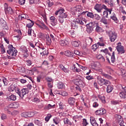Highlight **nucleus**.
I'll return each mask as SVG.
<instances>
[{
	"instance_id": "nucleus-1",
	"label": "nucleus",
	"mask_w": 126,
	"mask_h": 126,
	"mask_svg": "<svg viewBox=\"0 0 126 126\" xmlns=\"http://www.w3.org/2000/svg\"><path fill=\"white\" fill-rule=\"evenodd\" d=\"M8 50L7 51V54H8L9 56H11V57H12V59L15 58L17 55V50H16L15 48L13 47L12 45H9L8 46Z\"/></svg>"
},
{
	"instance_id": "nucleus-2",
	"label": "nucleus",
	"mask_w": 126,
	"mask_h": 126,
	"mask_svg": "<svg viewBox=\"0 0 126 126\" xmlns=\"http://www.w3.org/2000/svg\"><path fill=\"white\" fill-rule=\"evenodd\" d=\"M73 10L76 14H78V17H79V18H80L81 16L87 15L88 11H83L82 9L77 7V6L74 7L73 8Z\"/></svg>"
},
{
	"instance_id": "nucleus-3",
	"label": "nucleus",
	"mask_w": 126,
	"mask_h": 126,
	"mask_svg": "<svg viewBox=\"0 0 126 126\" xmlns=\"http://www.w3.org/2000/svg\"><path fill=\"white\" fill-rule=\"evenodd\" d=\"M108 35L111 42H115L118 38V34L114 31H109Z\"/></svg>"
},
{
	"instance_id": "nucleus-4",
	"label": "nucleus",
	"mask_w": 126,
	"mask_h": 126,
	"mask_svg": "<svg viewBox=\"0 0 126 126\" xmlns=\"http://www.w3.org/2000/svg\"><path fill=\"white\" fill-rule=\"evenodd\" d=\"M98 83L100 85V86H103V85H105V86H108L111 84V82L109 80H106L103 78H100L98 80Z\"/></svg>"
},
{
	"instance_id": "nucleus-5",
	"label": "nucleus",
	"mask_w": 126,
	"mask_h": 126,
	"mask_svg": "<svg viewBox=\"0 0 126 126\" xmlns=\"http://www.w3.org/2000/svg\"><path fill=\"white\" fill-rule=\"evenodd\" d=\"M68 16V15L67 14V13H63V14L58 15V16L57 17V18L58 19L60 23H63L64 19L67 18Z\"/></svg>"
},
{
	"instance_id": "nucleus-6",
	"label": "nucleus",
	"mask_w": 126,
	"mask_h": 126,
	"mask_svg": "<svg viewBox=\"0 0 126 126\" xmlns=\"http://www.w3.org/2000/svg\"><path fill=\"white\" fill-rule=\"evenodd\" d=\"M4 11L6 14H12L13 13V10H12V8L10 7H8V5L7 3H5L4 4Z\"/></svg>"
},
{
	"instance_id": "nucleus-7",
	"label": "nucleus",
	"mask_w": 126,
	"mask_h": 126,
	"mask_svg": "<svg viewBox=\"0 0 126 126\" xmlns=\"http://www.w3.org/2000/svg\"><path fill=\"white\" fill-rule=\"evenodd\" d=\"M116 49L117 50L119 54H125V52H126L124 49V46H122V43L121 42L117 44Z\"/></svg>"
},
{
	"instance_id": "nucleus-8",
	"label": "nucleus",
	"mask_w": 126,
	"mask_h": 126,
	"mask_svg": "<svg viewBox=\"0 0 126 126\" xmlns=\"http://www.w3.org/2000/svg\"><path fill=\"white\" fill-rule=\"evenodd\" d=\"M74 82L77 86H80V87H84L85 86V83L81 79H76L74 80Z\"/></svg>"
},
{
	"instance_id": "nucleus-9",
	"label": "nucleus",
	"mask_w": 126,
	"mask_h": 126,
	"mask_svg": "<svg viewBox=\"0 0 126 126\" xmlns=\"http://www.w3.org/2000/svg\"><path fill=\"white\" fill-rule=\"evenodd\" d=\"M34 112H23L21 114V117L23 118H31V117H33L34 116Z\"/></svg>"
},
{
	"instance_id": "nucleus-10",
	"label": "nucleus",
	"mask_w": 126,
	"mask_h": 126,
	"mask_svg": "<svg viewBox=\"0 0 126 126\" xmlns=\"http://www.w3.org/2000/svg\"><path fill=\"white\" fill-rule=\"evenodd\" d=\"M36 25H37V26H39V27H40L41 29H45L46 30H49V28H48V27H47V26L45 25L44 22L41 21H39V24H37Z\"/></svg>"
},
{
	"instance_id": "nucleus-11",
	"label": "nucleus",
	"mask_w": 126,
	"mask_h": 126,
	"mask_svg": "<svg viewBox=\"0 0 126 126\" xmlns=\"http://www.w3.org/2000/svg\"><path fill=\"white\" fill-rule=\"evenodd\" d=\"M27 94V89L24 88L22 89L20 93H19V95L21 98H23L24 97L25 95H26Z\"/></svg>"
},
{
	"instance_id": "nucleus-12",
	"label": "nucleus",
	"mask_w": 126,
	"mask_h": 126,
	"mask_svg": "<svg viewBox=\"0 0 126 126\" xmlns=\"http://www.w3.org/2000/svg\"><path fill=\"white\" fill-rule=\"evenodd\" d=\"M101 52H102L103 53H104L105 55H107L106 56V60L108 61V63H111V62H110V58H111V55L109 53H108V49L106 48L104 50H101Z\"/></svg>"
},
{
	"instance_id": "nucleus-13",
	"label": "nucleus",
	"mask_w": 126,
	"mask_h": 126,
	"mask_svg": "<svg viewBox=\"0 0 126 126\" xmlns=\"http://www.w3.org/2000/svg\"><path fill=\"white\" fill-rule=\"evenodd\" d=\"M91 66L93 69H96V68H100L101 67V64L99 62H94L93 64H92Z\"/></svg>"
},
{
	"instance_id": "nucleus-14",
	"label": "nucleus",
	"mask_w": 126,
	"mask_h": 126,
	"mask_svg": "<svg viewBox=\"0 0 126 126\" xmlns=\"http://www.w3.org/2000/svg\"><path fill=\"white\" fill-rule=\"evenodd\" d=\"M18 17L19 20H22V19H27V20H29V16L28 15L25 14H20Z\"/></svg>"
},
{
	"instance_id": "nucleus-15",
	"label": "nucleus",
	"mask_w": 126,
	"mask_h": 126,
	"mask_svg": "<svg viewBox=\"0 0 126 126\" xmlns=\"http://www.w3.org/2000/svg\"><path fill=\"white\" fill-rule=\"evenodd\" d=\"M64 55L66 57H68L69 58H74L75 56L73 53L70 52L69 50H67L65 51Z\"/></svg>"
},
{
	"instance_id": "nucleus-16",
	"label": "nucleus",
	"mask_w": 126,
	"mask_h": 126,
	"mask_svg": "<svg viewBox=\"0 0 126 126\" xmlns=\"http://www.w3.org/2000/svg\"><path fill=\"white\" fill-rule=\"evenodd\" d=\"M97 25H98V24L97 23L91 22V23H89V24H87L86 26L87 27H89L90 28H93L94 29V28H95V27H96Z\"/></svg>"
},
{
	"instance_id": "nucleus-17",
	"label": "nucleus",
	"mask_w": 126,
	"mask_h": 126,
	"mask_svg": "<svg viewBox=\"0 0 126 126\" xmlns=\"http://www.w3.org/2000/svg\"><path fill=\"white\" fill-rule=\"evenodd\" d=\"M68 103L70 106H74V104H75V98L74 97H69L68 99Z\"/></svg>"
},
{
	"instance_id": "nucleus-18",
	"label": "nucleus",
	"mask_w": 126,
	"mask_h": 126,
	"mask_svg": "<svg viewBox=\"0 0 126 126\" xmlns=\"http://www.w3.org/2000/svg\"><path fill=\"white\" fill-rule=\"evenodd\" d=\"M50 21L52 26H55V25H57V22L58 21L55 16H51L50 17Z\"/></svg>"
},
{
	"instance_id": "nucleus-19",
	"label": "nucleus",
	"mask_w": 126,
	"mask_h": 126,
	"mask_svg": "<svg viewBox=\"0 0 126 126\" xmlns=\"http://www.w3.org/2000/svg\"><path fill=\"white\" fill-rule=\"evenodd\" d=\"M94 9L97 11L99 13H101L102 12V7L101 6V4H97L94 6Z\"/></svg>"
},
{
	"instance_id": "nucleus-20",
	"label": "nucleus",
	"mask_w": 126,
	"mask_h": 126,
	"mask_svg": "<svg viewBox=\"0 0 126 126\" xmlns=\"http://www.w3.org/2000/svg\"><path fill=\"white\" fill-rule=\"evenodd\" d=\"M7 99L8 101H15L16 100V95L11 94L7 97Z\"/></svg>"
},
{
	"instance_id": "nucleus-21",
	"label": "nucleus",
	"mask_w": 126,
	"mask_h": 126,
	"mask_svg": "<svg viewBox=\"0 0 126 126\" xmlns=\"http://www.w3.org/2000/svg\"><path fill=\"white\" fill-rule=\"evenodd\" d=\"M96 58L97 59V60H100L101 63H104V62L105 61V58H104V57H103V56H102L101 54L96 55Z\"/></svg>"
},
{
	"instance_id": "nucleus-22",
	"label": "nucleus",
	"mask_w": 126,
	"mask_h": 126,
	"mask_svg": "<svg viewBox=\"0 0 126 126\" xmlns=\"http://www.w3.org/2000/svg\"><path fill=\"white\" fill-rule=\"evenodd\" d=\"M60 44L61 46H67L68 45V42L67 41L65 40V39L61 40L60 41Z\"/></svg>"
},
{
	"instance_id": "nucleus-23",
	"label": "nucleus",
	"mask_w": 126,
	"mask_h": 126,
	"mask_svg": "<svg viewBox=\"0 0 126 126\" xmlns=\"http://www.w3.org/2000/svg\"><path fill=\"white\" fill-rule=\"evenodd\" d=\"M16 88V85L15 84H12L8 88L9 91L10 92H13L15 89Z\"/></svg>"
},
{
	"instance_id": "nucleus-24",
	"label": "nucleus",
	"mask_w": 126,
	"mask_h": 126,
	"mask_svg": "<svg viewBox=\"0 0 126 126\" xmlns=\"http://www.w3.org/2000/svg\"><path fill=\"white\" fill-rule=\"evenodd\" d=\"M71 44L74 47H79V45H80V41L78 40L73 41H72Z\"/></svg>"
},
{
	"instance_id": "nucleus-25",
	"label": "nucleus",
	"mask_w": 126,
	"mask_h": 126,
	"mask_svg": "<svg viewBox=\"0 0 126 126\" xmlns=\"http://www.w3.org/2000/svg\"><path fill=\"white\" fill-rule=\"evenodd\" d=\"M57 87L59 89H63L64 88V84L62 82H60L57 84Z\"/></svg>"
},
{
	"instance_id": "nucleus-26",
	"label": "nucleus",
	"mask_w": 126,
	"mask_h": 126,
	"mask_svg": "<svg viewBox=\"0 0 126 126\" xmlns=\"http://www.w3.org/2000/svg\"><path fill=\"white\" fill-rule=\"evenodd\" d=\"M114 90V88L112 87V86L109 85L107 86V88H106V91L107 93H111Z\"/></svg>"
},
{
	"instance_id": "nucleus-27",
	"label": "nucleus",
	"mask_w": 126,
	"mask_h": 126,
	"mask_svg": "<svg viewBox=\"0 0 126 126\" xmlns=\"http://www.w3.org/2000/svg\"><path fill=\"white\" fill-rule=\"evenodd\" d=\"M28 20H30V21H31V23H30L28 24H27L26 25V27H27L28 28H29V29L32 28V27H33V25H34V23L33 22V21L30 19Z\"/></svg>"
},
{
	"instance_id": "nucleus-28",
	"label": "nucleus",
	"mask_w": 126,
	"mask_h": 126,
	"mask_svg": "<svg viewBox=\"0 0 126 126\" xmlns=\"http://www.w3.org/2000/svg\"><path fill=\"white\" fill-rule=\"evenodd\" d=\"M95 31L97 32V33H99L100 32H103L104 31L102 28L99 27V25L95 26Z\"/></svg>"
},
{
	"instance_id": "nucleus-29",
	"label": "nucleus",
	"mask_w": 126,
	"mask_h": 126,
	"mask_svg": "<svg viewBox=\"0 0 126 126\" xmlns=\"http://www.w3.org/2000/svg\"><path fill=\"white\" fill-rule=\"evenodd\" d=\"M63 11H64V9H60L55 12V15H61V14H63Z\"/></svg>"
},
{
	"instance_id": "nucleus-30",
	"label": "nucleus",
	"mask_w": 126,
	"mask_h": 126,
	"mask_svg": "<svg viewBox=\"0 0 126 126\" xmlns=\"http://www.w3.org/2000/svg\"><path fill=\"white\" fill-rule=\"evenodd\" d=\"M120 73H121L122 76L124 77V78H126V71L124 69H122L120 70Z\"/></svg>"
},
{
	"instance_id": "nucleus-31",
	"label": "nucleus",
	"mask_w": 126,
	"mask_h": 126,
	"mask_svg": "<svg viewBox=\"0 0 126 126\" xmlns=\"http://www.w3.org/2000/svg\"><path fill=\"white\" fill-rule=\"evenodd\" d=\"M111 19H112V20H114L115 23H118L119 22V21H118V18H117V17H116V14H115V13H113V16H111Z\"/></svg>"
},
{
	"instance_id": "nucleus-32",
	"label": "nucleus",
	"mask_w": 126,
	"mask_h": 126,
	"mask_svg": "<svg viewBox=\"0 0 126 126\" xmlns=\"http://www.w3.org/2000/svg\"><path fill=\"white\" fill-rule=\"evenodd\" d=\"M20 50L21 52H22V53H27V52H28V50H27V48H26V47L24 46H21L20 48Z\"/></svg>"
},
{
	"instance_id": "nucleus-33",
	"label": "nucleus",
	"mask_w": 126,
	"mask_h": 126,
	"mask_svg": "<svg viewBox=\"0 0 126 126\" xmlns=\"http://www.w3.org/2000/svg\"><path fill=\"white\" fill-rule=\"evenodd\" d=\"M111 58V61L112 63H114L115 62H116V58H115V52H113L112 53V55L111 57L110 56Z\"/></svg>"
},
{
	"instance_id": "nucleus-34",
	"label": "nucleus",
	"mask_w": 126,
	"mask_h": 126,
	"mask_svg": "<svg viewBox=\"0 0 126 126\" xmlns=\"http://www.w3.org/2000/svg\"><path fill=\"white\" fill-rule=\"evenodd\" d=\"M34 123L35 125H37V126H42L43 124H42V122H41L39 120H35L34 121Z\"/></svg>"
},
{
	"instance_id": "nucleus-35",
	"label": "nucleus",
	"mask_w": 126,
	"mask_h": 126,
	"mask_svg": "<svg viewBox=\"0 0 126 126\" xmlns=\"http://www.w3.org/2000/svg\"><path fill=\"white\" fill-rule=\"evenodd\" d=\"M64 124L66 125H69L70 126L72 125L71 122L69 121V120L67 118H65L63 119Z\"/></svg>"
},
{
	"instance_id": "nucleus-36",
	"label": "nucleus",
	"mask_w": 126,
	"mask_h": 126,
	"mask_svg": "<svg viewBox=\"0 0 126 126\" xmlns=\"http://www.w3.org/2000/svg\"><path fill=\"white\" fill-rule=\"evenodd\" d=\"M102 76H104V77L107 78V79H112V76H110V75H108V74L102 73Z\"/></svg>"
},
{
	"instance_id": "nucleus-37",
	"label": "nucleus",
	"mask_w": 126,
	"mask_h": 126,
	"mask_svg": "<svg viewBox=\"0 0 126 126\" xmlns=\"http://www.w3.org/2000/svg\"><path fill=\"white\" fill-rule=\"evenodd\" d=\"M87 16L88 17H90V18H94V15L93 14V13L89 12L88 11L87 13Z\"/></svg>"
},
{
	"instance_id": "nucleus-38",
	"label": "nucleus",
	"mask_w": 126,
	"mask_h": 126,
	"mask_svg": "<svg viewBox=\"0 0 126 126\" xmlns=\"http://www.w3.org/2000/svg\"><path fill=\"white\" fill-rule=\"evenodd\" d=\"M60 121H61V120H60V119H59L57 117L53 119V122L55 124H56V125H59Z\"/></svg>"
},
{
	"instance_id": "nucleus-39",
	"label": "nucleus",
	"mask_w": 126,
	"mask_h": 126,
	"mask_svg": "<svg viewBox=\"0 0 126 126\" xmlns=\"http://www.w3.org/2000/svg\"><path fill=\"white\" fill-rule=\"evenodd\" d=\"M93 29H94L92 28H89L88 27H87L86 31L87 33H88L89 34H90V33H92V32H93Z\"/></svg>"
},
{
	"instance_id": "nucleus-40",
	"label": "nucleus",
	"mask_w": 126,
	"mask_h": 126,
	"mask_svg": "<svg viewBox=\"0 0 126 126\" xmlns=\"http://www.w3.org/2000/svg\"><path fill=\"white\" fill-rule=\"evenodd\" d=\"M119 96H120L121 98H123V99H126V94L125 93L122 92L120 93L119 94Z\"/></svg>"
},
{
	"instance_id": "nucleus-41",
	"label": "nucleus",
	"mask_w": 126,
	"mask_h": 126,
	"mask_svg": "<svg viewBox=\"0 0 126 126\" xmlns=\"http://www.w3.org/2000/svg\"><path fill=\"white\" fill-rule=\"evenodd\" d=\"M99 110L100 111V115H101V116H102V115H105V114H106V113L107 112V111L104 108H101Z\"/></svg>"
},
{
	"instance_id": "nucleus-42",
	"label": "nucleus",
	"mask_w": 126,
	"mask_h": 126,
	"mask_svg": "<svg viewBox=\"0 0 126 126\" xmlns=\"http://www.w3.org/2000/svg\"><path fill=\"white\" fill-rule=\"evenodd\" d=\"M51 118H52V115L48 114L45 119L46 122H49Z\"/></svg>"
},
{
	"instance_id": "nucleus-43",
	"label": "nucleus",
	"mask_w": 126,
	"mask_h": 126,
	"mask_svg": "<svg viewBox=\"0 0 126 126\" xmlns=\"http://www.w3.org/2000/svg\"><path fill=\"white\" fill-rule=\"evenodd\" d=\"M19 70L21 73H24V72H25V68L23 67H19Z\"/></svg>"
},
{
	"instance_id": "nucleus-44",
	"label": "nucleus",
	"mask_w": 126,
	"mask_h": 126,
	"mask_svg": "<svg viewBox=\"0 0 126 126\" xmlns=\"http://www.w3.org/2000/svg\"><path fill=\"white\" fill-rule=\"evenodd\" d=\"M116 118L118 122H122L123 121V118L120 115H116Z\"/></svg>"
},
{
	"instance_id": "nucleus-45",
	"label": "nucleus",
	"mask_w": 126,
	"mask_h": 126,
	"mask_svg": "<svg viewBox=\"0 0 126 126\" xmlns=\"http://www.w3.org/2000/svg\"><path fill=\"white\" fill-rule=\"evenodd\" d=\"M73 69H74V71H76V72H80V69L77 68L75 65H73Z\"/></svg>"
},
{
	"instance_id": "nucleus-46",
	"label": "nucleus",
	"mask_w": 126,
	"mask_h": 126,
	"mask_svg": "<svg viewBox=\"0 0 126 126\" xmlns=\"http://www.w3.org/2000/svg\"><path fill=\"white\" fill-rule=\"evenodd\" d=\"M107 3L110 5V6H114V3L113 0H107Z\"/></svg>"
},
{
	"instance_id": "nucleus-47",
	"label": "nucleus",
	"mask_w": 126,
	"mask_h": 126,
	"mask_svg": "<svg viewBox=\"0 0 126 126\" xmlns=\"http://www.w3.org/2000/svg\"><path fill=\"white\" fill-rule=\"evenodd\" d=\"M46 41L49 43L51 44L52 43V39H51V37L49 35L46 36Z\"/></svg>"
},
{
	"instance_id": "nucleus-48",
	"label": "nucleus",
	"mask_w": 126,
	"mask_h": 126,
	"mask_svg": "<svg viewBox=\"0 0 126 126\" xmlns=\"http://www.w3.org/2000/svg\"><path fill=\"white\" fill-rule=\"evenodd\" d=\"M90 121H91V124L92 125V124L95 123L96 120H95V118L91 117L90 118Z\"/></svg>"
},
{
	"instance_id": "nucleus-49",
	"label": "nucleus",
	"mask_w": 126,
	"mask_h": 126,
	"mask_svg": "<svg viewBox=\"0 0 126 126\" xmlns=\"http://www.w3.org/2000/svg\"><path fill=\"white\" fill-rule=\"evenodd\" d=\"M98 48H99V46L98 45V44H94L93 45V48L92 49L94 50V51H95V50L96 49H98Z\"/></svg>"
},
{
	"instance_id": "nucleus-50",
	"label": "nucleus",
	"mask_w": 126,
	"mask_h": 126,
	"mask_svg": "<svg viewBox=\"0 0 126 126\" xmlns=\"http://www.w3.org/2000/svg\"><path fill=\"white\" fill-rule=\"evenodd\" d=\"M87 125H88V123H87V121L86 120V119H84L83 120V126H87Z\"/></svg>"
},
{
	"instance_id": "nucleus-51",
	"label": "nucleus",
	"mask_w": 126,
	"mask_h": 126,
	"mask_svg": "<svg viewBox=\"0 0 126 126\" xmlns=\"http://www.w3.org/2000/svg\"><path fill=\"white\" fill-rule=\"evenodd\" d=\"M7 117H6V115H5V114L2 113L1 114V120H6Z\"/></svg>"
},
{
	"instance_id": "nucleus-52",
	"label": "nucleus",
	"mask_w": 126,
	"mask_h": 126,
	"mask_svg": "<svg viewBox=\"0 0 126 126\" xmlns=\"http://www.w3.org/2000/svg\"><path fill=\"white\" fill-rule=\"evenodd\" d=\"M55 106V104H48V105L47 106L46 108L50 110V109H52V108H53L54 106Z\"/></svg>"
},
{
	"instance_id": "nucleus-53",
	"label": "nucleus",
	"mask_w": 126,
	"mask_h": 126,
	"mask_svg": "<svg viewBox=\"0 0 126 126\" xmlns=\"http://www.w3.org/2000/svg\"><path fill=\"white\" fill-rule=\"evenodd\" d=\"M40 55H41L42 56H46L48 55V51L44 50L43 52L40 53Z\"/></svg>"
},
{
	"instance_id": "nucleus-54",
	"label": "nucleus",
	"mask_w": 126,
	"mask_h": 126,
	"mask_svg": "<svg viewBox=\"0 0 126 126\" xmlns=\"http://www.w3.org/2000/svg\"><path fill=\"white\" fill-rule=\"evenodd\" d=\"M108 12H107V10L103 11V17H106V18H108Z\"/></svg>"
},
{
	"instance_id": "nucleus-55",
	"label": "nucleus",
	"mask_w": 126,
	"mask_h": 126,
	"mask_svg": "<svg viewBox=\"0 0 126 126\" xmlns=\"http://www.w3.org/2000/svg\"><path fill=\"white\" fill-rule=\"evenodd\" d=\"M101 22L104 23V24L107 25L108 24V22H107V19H105L104 18L101 19Z\"/></svg>"
},
{
	"instance_id": "nucleus-56",
	"label": "nucleus",
	"mask_w": 126,
	"mask_h": 126,
	"mask_svg": "<svg viewBox=\"0 0 126 126\" xmlns=\"http://www.w3.org/2000/svg\"><path fill=\"white\" fill-rule=\"evenodd\" d=\"M2 81H3L4 85H6V86L7 85V84L8 82V81H7L6 78H5L2 79Z\"/></svg>"
},
{
	"instance_id": "nucleus-57",
	"label": "nucleus",
	"mask_w": 126,
	"mask_h": 126,
	"mask_svg": "<svg viewBox=\"0 0 126 126\" xmlns=\"http://www.w3.org/2000/svg\"><path fill=\"white\" fill-rule=\"evenodd\" d=\"M19 3L21 5H23L25 3V0H19Z\"/></svg>"
},
{
	"instance_id": "nucleus-58",
	"label": "nucleus",
	"mask_w": 126,
	"mask_h": 126,
	"mask_svg": "<svg viewBox=\"0 0 126 126\" xmlns=\"http://www.w3.org/2000/svg\"><path fill=\"white\" fill-rule=\"evenodd\" d=\"M78 28V27L77 26V25H76V23L72 25V28H73V29H77Z\"/></svg>"
},
{
	"instance_id": "nucleus-59",
	"label": "nucleus",
	"mask_w": 126,
	"mask_h": 126,
	"mask_svg": "<svg viewBox=\"0 0 126 126\" xmlns=\"http://www.w3.org/2000/svg\"><path fill=\"white\" fill-rule=\"evenodd\" d=\"M33 101L35 103H39L40 102V99L38 98L34 97L33 99Z\"/></svg>"
},
{
	"instance_id": "nucleus-60",
	"label": "nucleus",
	"mask_w": 126,
	"mask_h": 126,
	"mask_svg": "<svg viewBox=\"0 0 126 126\" xmlns=\"http://www.w3.org/2000/svg\"><path fill=\"white\" fill-rule=\"evenodd\" d=\"M120 87L123 89V91L126 93V87L125 85H120Z\"/></svg>"
},
{
	"instance_id": "nucleus-61",
	"label": "nucleus",
	"mask_w": 126,
	"mask_h": 126,
	"mask_svg": "<svg viewBox=\"0 0 126 126\" xmlns=\"http://www.w3.org/2000/svg\"><path fill=\"white\" fill-rule=\"evenodd\" d=\"M94 17L95 18L96 20H100V17L99 15L97 14H94Z\"/></svg>"
},
{
	"instance_id": "nucleus-62",
	"label": "nucleus",
	"mask_w": 126,
	"mask_h": 126,
	"mask_svg": "<svg viewBox=\"0 0 126 126\" xmlns=\"http://www.w3.org/2000/svg\"><path fill=\"white\" fill-rule=\"evenodd\" d=\"M12 106H13V108H18L19 107L18 103L16 102H14L13 103H12Z\"/></svg>"
},
{
	"instance_id": "nucleus-63",
	"label": "nucleus",
	"mask_w": 126,
	"mask_h": 126,
	"mask_svg": "<svg viewBox=\"0 0 126 126\" xmlns=\"http://www.w3.org/2000/svg\"><path fill=\"white\" fill-rule=\"evenodd\" d=\"M1 26L3 29H7V24H6V23H5V24L1 25Z\"/></svg>"
},
{
	"instance_id": "nucleus-64",
	"label": "nucleus",
	"mask_w": 126,
	"mask_h": 126,
	"mask_svg": "<svg viewBox=\"0 0 126 126\" xmlns=\"http://www.w3.org/2000/svg\"><path fill=\"white\" fill-rule=\"evenodd\" d=\"M4 111L8 113V114H10V111H9V109H8V107H6L4 108Z\"/></svg>"
}]
</instances>
